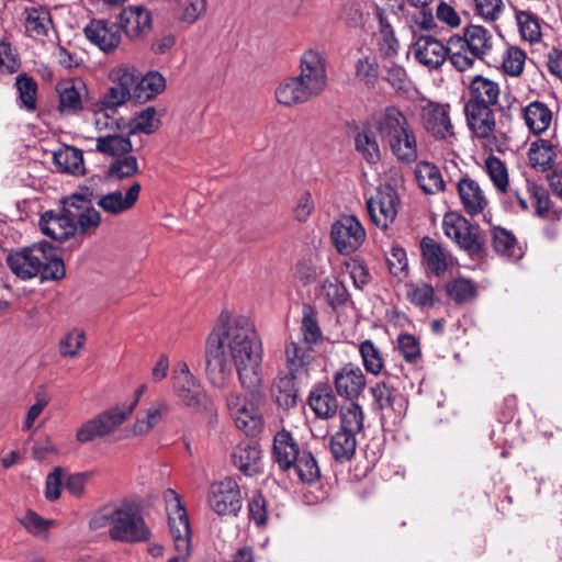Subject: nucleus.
<instances>
[{
  "label": "nucleus",
  "instance_id": "obj_1",
  "mask_svg": "<svg viewBox=\"0 0 562 562\" xmlns=\"http://www.w3.org/2000/svg\"><path fill=\"white\" fill-rule=\"evenodd\" d=\"M228 348L240 384L255 398L261 384L262 346L255 326L248 318H224L210 334L206 342V373L214 385H222L233 368L226 358Z\"/></svg>",
  "mask_w": 562,
  "mask_h": 562
},
{
  "label": "nucleus",
  "instance_id": "obj_2",
  "mask_svg": "<svg viewBox=\"0 0 562 562\" xmlns=\"http://www.w3.org/2000/svg\"><path fill=\"white\" fill-rule=\"evenodd\" d=\"M499 82L483 75H475L470 78L467 92L463 97V112L465 122L472 136L479 139L495 138L497 126L496 112L499 115V123L513 120V106L516 98L505 94L506 104L501 102Z\"/></svg>",
  "mask_w": 562,
  "mask_h": 562
},
{
  "label": "nucleus",
  "instance_id": "obj_3",
  "mask_svg": "<svg viewBox=\"0 0 562 562\" xmlns=\"http://www.w3.org/2000/svg\"><path fill=\"white\" fill-rule=\"evenodd\" d=\"M374 126L381 142L390 148L400 162L412 165L417 161L416 135L407 117L397 106L384 108L375 115Z\"/></svg>",
  "mask_w": 562,
  "mask_h": 562
},
{
  "label": "nucleus",
  "instance_id": "obj_4",
  "mask_svg": "<svg viewBox=\"0 0 562 562\" xmlns=\"http://www.w3.org/2000/svg\"><path fill=\"white\" fill-rule=\"evenodd\" d=\"M7 263L11 271L22 280L37 276L42 280H59L66 273L64 260L53 254L52 246L46 241L9 254Z\"/></svg>",
  "mask_w": 562,
  "mask_h": 562
},
{
  "label": "nucleus",
  "instance_id": "obj_5",
  "mask_svg": "<svg viewBox=\"0 0 562 562\" xmlns=\"http://www.w3.org/2000/svg\"><path fill=\"white\" fill-rule=\"evenodd\" d=\"M493 48V35L482 25L471 24L463 29V35L450 37L451 64L458 71L473 67L475 59L485 60Z\"/></svg>",
  "mask_w": 562,
  "mask_h": 562
},
{
  "label": "nucleus",
  "instance_id": "obj_6",
  "mask_svg": "<svg viewBox=\"0 0 562 562\" xmlns=\"http://www.w3.org/2000/svg\"><path fill=\"white\" fill-rule=\"evenodd\" d=\"M58 105L57 111L61 116H78L82 113L97 115L105 112V94L92 101L88 89L79 79H65L55 87Z\"/></svg>",
  "mask_w": 562,
  "mask_h": 562
},
{
  "label": "nucleus",
  "instance_id": "obj_7",
  "mask_svg": "<svg viewBox=\"0 0 562 562\" xmlns=\"http://www.w3.org/2000/svg\"><path fill=\"white\" fill-rule=\"evenodd\" d=\"M110 537L113 540L136 543L145 542L150 538V530L147 527L139 505L132 502H123L110 516Z\"/></svg>",
  "mask_w": 562,
  "mask_h": 562
},
{
  "label": "nucleus",
  "instance_id": "obj_8",
  "mask_svg": "<svg viewBox=\"0 0 562 562\" xmlns=\"http://www.w3.org/2000/svg\"><path fill=\"white\" fill-rule=\"evenodd\" d=\"M445 234L465 250L472 259L482 260L487 256L486 238L477 224H472L464 216L443 218Z\"/></svg>",
  "mask_w": 562,
  "mask_h": 562
},
{
  "label": "nucleus",
  "instance_id": "obj_9",
  "mask_svg": "<svg viewBox=\"0 0 562 562\" xmlns=\"http://www.w3.org/2000/svg\"><path fill=\"white\" fill-rule=\"evenodd\" d=\"M167 506L175 512L168 514V522L175 549L178 555L170 558L167 562H188V555L191 549V528L189 517L180 495L169 488L166 492Z\"/></svg>",
  "mask_w": 562,
  "mask_h": 562
},
{
  "label": "nucleus",
  "instance_id": "obj_10",
  "mask_svg": "<svg viewBox=\"0 0 562 562\" xmlns=\"http://www.w3.org/2000/svg\"><path fill=\"white\" fill-rule=\"evenodd\" d=\"M207 505L218 516H238L243 497L237 481L226 476L213 482L207 492Z\"/></svg>",
  "mask_w": 562,
  "mask_h": 562
},
{
  "label": "nucleus",
  "instance_id": "obj_11",
  "mask_svg": "<svg viewBox=\"0 0 562 562\" xmlns=\"http://www.w3.org/2000/svg\"><path fill=\"white\" fill-rule=\"evenodd\" d=\"M366 238V229L356 215H341L331 224L330 239L340 255L353 254Z\"/></svg>",
  "mask_w": 562,
  "mask_h": 562
},
{
  "label": "nucleus",
  "instance_id": "obj_12",
  "mask_svg": "<svg viewBox=\"0 0 562 562\" xmlns=\"http://www.w3.org/2000/svg\"><path fill=\"white\" fill-rule=\"evenodd\" d=\"M60 203L64 216L74 224L76 231L80 228L86 232L100 225L101 215L93 207L92 200L85 194L76 192L63 198Z\"/></svg>",
  "mask_w": 562,
  "mask_h": 562
},
{
  "label": "nucleus",
  "instance_id": "obj_13",
  "mask_svg": "<svg viewBox=\"0 0 562 562\" xmlns=\"http://www.w3.org/2000/svg\"><path fill=\"white\" fill-rule=\"evenodd\" d=\"M172 380L176 395L187 407L199 411L205 406L206 394L186 362L178 364Z\"/></svg>",
  "mask_w": 562,
  "mask_h": 562
},
{
  "label": "nucleus",
  "instance_id": "obj_14",
  "mask_svg": "<svg viewBox=\"0 0 562 562\" xmlns=\"http://www.w3.org/2000/svg\"><path fill=\"white\" fill-rule=\"evenodd\" d=\"M419 116L424 130L436 139L442 140L454 135L449 104L429 100L420 108Z\"/></svg>",
  "mask_w": 562,
  "mask_h": 562
},
{
  "label": "nucleus",
  "instance_id": "obj_15",
  "mask_svg": "<svg viewBox=\"0 0 562 562\" xmlns=\"http://www.w3.org/2000/svg\"><path fill=\"white\" fill-rule=\"evenodd\" d=\"M398 194L392 188L379 190L375 196L367 200V209L371 222L385 231L397 216Z\"/></svg>",
  "mask_w": 562,
  "mask_h": 562
},
{
  "label": "nucleus",
  "instance_id": "obj_16",
  "mask_svg": "<svg viewBox=\"0 0 562 562\" xmlns=\"http://www.w3.org/2000/svg\"><path fill=\"white\" fill-rule=\"evenodd\" d=\"M111 86L108 87V111L114 110L133 99V87L137 80V71L134 67L122 65L108 74Z\"/></svg>",
  "mask_w": 562,
  "mask_h": 562
},
{
  "label": "nucleus",
  "instance_id": "obj_17",
  "mask_svg": "<svg viewBox=\"0 0 562 562\" xmlns=\"http://www.w3.org/2000/svg\"><path fill=\"white\" fill-rule=\"evenodd\" d=\"M373 403L381 412L382 424L397 425L405 416V401L402 396H395L392 390L384 383H376L370 389Z\"/></svg>",
  "mask_w": 562,
  "mask_h": 562
},
{
  "label": "nucleus",
  "instance_id": "obj_18",
  "mask_svg": "<svg viewBox=\"0 0 562 562\" xmlns=\"http://www.w3.org/2000/svg\"><path fill=\"white\" fill-rule=\"evenodd\" d=\"M527 156L529 166L538 172L562 167V148L551 139L539 138L532 142Z\"/></svg>",
  "mask_w": 562,
  "mask_h": 562
},
{
  "label": "nucleus",
  "instance_id": "obj_19",
  "mask_svg": "<svg viewBox=\"0 0 562 562\" xmlns=\"http://www.w3.org/2000/svg\"><path fill=\"white\" fill-rule=\"evenodd\" d=\"M413 49L416 59L428 68L440 67L447 58L451 61L450 40L447 45H443L434 36H419L415 41Z\"/></svg>",
  "mask_w": 562,
  "mask_h": 562
},
{
  "label": "nucleus",
  "instance_id": "obj_20",
  "mask_svg": "<svg viewBox=\"0 0 562 562\" xmlns=\"http://www.w3.org/2000/svg\"><path fill=\"white\" fill-rule=\"evenodd\" d=\"M300 70L297 76L319 94L325 90L327 85L326 60L318 50L311 48L303 53Z\"/></svg>",
  "mask_w": 562,
  "mask_h": 562
},
{
  "label": "nucleus",
  "instance_id": "obj_21",
  "mask_svg": "<svg viewBox=\"0 0 562 562\" xmlns=\"http://www.w3.org/2000/svg\"><path fill=\"white\" fill-rule=\"evenodd\" d=\"M366 378L362 370L347 363L334 374V385L339 396L356 401L366 387Z\"/></svg>",
  "mask_w": 562,
  "mask_h": 562
},
{
  "label": "nucleus",
  "instance_id": "obj_22",
  "mask_svg": "<svg viewBox=\"0 0 562 562\" xmlns=\"http://www.w3.org/2000/svg\"><path fill=\"white\" fill-rule=\"evenodd\" d=\"M123 33L131 40L140 38L151 30V13L143 5H132L115 14Z\"/></svg>",
  "mask_w": 562,
  "mask_h": 562
},
{
  "label": "nucleus",
  "instance_id": "obj_23",
  "mask_svg": "<svg viewBox=\"0 0 562 562\" xmlns=\"http://www.w3.org/2000/svg\"><path fill=\"white\" fill-rule=\"evenodd\" d=\"M317 95L319 93L299 76L286 78L276 89L277 101L285 106L305 103Z\"/></svg>",
  "mask_w": 562,
  "mask_h": 562
},
{
  "label": "nucleus",
  "instance_id": "obj_24",
  "mask_svg": "<svg viewBox=\"0 0 562 562\" xmlns=\"http://www.w3.org/2000/svg\"><path fill=\"white\" fill-rule=\"evenodd\" d=\"M457 191L464 212L470 216L481 214L487 206L488 201L477 181L468 175L461 177L457 182Z\"/></svg>",
  "mask_w": 562,
  "mask_h": 562
},
{
  "label": "nucleus",
  "instance_id": "obj_25",
  "mask_svg": "<svg viewBox=\"0 0 562 562\" xmlns=\"http://www.w3.org/2000/svg\"><path fill=\"white\" fill-rule=\"evenodd\" d=\"M156 109L147 106L133 120L113 119L108 113V128L113 125L121 132L128 131V135L135 133L153 134L159 128L160 121L156 117Z\"/></svg>",
  "mask_w": 562,
  "mask_h": 562
},
{
  "label": "nucleus",
  "instance_id": "obj_26",
  "mask_svg": "<svg viewBox=\"0 0 562 562\" xmlns=\"http://www.w3.org/2000/svg\"><path fill=\"white\" fill-rule=\"evenodd\" d=\"M420 251L428 270L436 277L442 276L452 263L451 254L429 236L420 240Z\"/></svg>",
  "mask_w": 562,
  "mask_h": 562
},
{
  "label": "nucleus",
  "instance_id": "obj_27",
  "mask_svg": "<svg viewBox=\"0 0 562 562\" xmlns=\"http://www.w3.org/2000/svg\"><path fill=\"white\" fill-rule=\"evenodd\" d=\"M233 464L246 476H255L262 471L261 449L257 442H243L232 453Z\"/></svg>",
  "mask_w": 562,
  "mask_h": 562
},
{
  "label": "nucleus",
  "instance_id": "obj_28",
  "mask_svg": "<svg viewBox=\"0 0 562 562\" xmlns=\"http://www.w3.org/2000/svg\"><path fill=\"white\" fill-rule=\"evenodd\" d=\"M492 247L502 257L518 261L525 256V249L512 231L499 225H493L490 229Z\"/></svg>",
  "mask_w": 562,
  "mask_h": 562
},
{
  "label": "nucleus",
  "instance_id": "obj_29",
  "mask_svg": "<svg viewBox=\"0 0 562 562\" xmlns=\"http://www.w3.org/2000/svg\"><path fill=\"white\" fill-rule=\"evenodd\" d=\"M308 405L322 419L333 418L339 407L333 389L327 383H318L314 386L308 397Z\"/></svg>",
  "mask_w": 562,
  "mask_h": 562
},
{
  "label": "nucleus",
  "instance_id": "obj_30",
  "mask_svg": "<svg viewBox=\"0 0 562 562\" xmlns=\"http://www.w3.org/2000/svg\"><path fill=\"white\" fill-rule=\"evenodd\" d=\"M302 451L288 430L278 431L273 439V459L282 471L292 469Z\"/></svg>",
  "mask_w": 562,
  "mask_h": 562
},
{
  "label": "nucleus",
  "instance_id": "obj_31",
  "mask_svg": "<svg viewBox=\"0 0 562 562\" xmlns=\"http://www.w3.org/2000/svg\"><path fill=\"white\" fill-rule=\"evenodd\" d=\"M166 89L165 77L156 70L148 71L143 77L137 74V80L133 87V100L136 103H146Z\"/></svg>",
  "mask_w": 562,
  "mask_h": 562
},
{
  "label": "nucleus",
  "instance_id": "obj_32",
  "mask_svg": "<svg viewBox=\"0 0 562 562\" xmlns=\"http://www.w3.org/2000/svg\"><path fill=\"white\" fill-rule=\"evenodd\" d=\"M527 191L533 201L536 216L551 222L562 218V209L553 205L549 191L543 186L527 181Z\"/></svg>",
  "mask_w": 562,
  "mask_h": 562
},
{
  "label": "nucleus",
  "instance_id": "obj_33",
  "mask_svg": "<svg viewBox=\"0 0 562 562\" xmlns=\"http://www.w3.org/2000/svg\"><path fill=\"white\" fill-rule=\"evenodd\" d=\"M40 227L44 235L56 241H65L75 235V226L70 224L63 212L55 214L53 211H46L40 220Z\"/></svg>",
  "mask_w": 562,
  "mask_h": 562
},
{
  "label": "nucleus",
  "instance_id": "obj_34",
  "mask_svg": "<svg viewBox=\"0 0 562 562\" xmlns=\"http://www.w3.org/2000/svg\"><path fill=\"white\" fill-rule=\"evenodd\" d=\"M303 380V378H294L290 373L278 376L271 389L276 403L285 409L294 407L299 395L297 383Z\"/></svg>",
  "mask_w": 562,
  "mask_h": 562
},
{
  "label": "nucleus",
  "instance_id": "obj_35",
  "mask_svg": "<svg viewBox=\"0 0 562 562\" xmlns=\"http://www.w3.org/2000/svg\"><path fill=\"white\" fill-rule=\"evenodd\" d=\"M285 359L288 373L294 378H308L310 366L313 361L311 350H306L299 346L297 342L291 341L285 346Z\"/></svg>",
  "mask_w": 562,
  "mask_h": 562
},
{
  "label": "nucleus",
  "instance_id": "obj_36",
  "mask_svg": "<svg viewBox=\"0 0 562 562\" xmlns=\"http://www.w3.org/2000/svg\"><path fill=\"white\" fill-rule=\"evenodd\" d=\"M521 112L526 125L535 135H540L549 128L552 121V112L546 103L532 101Z\"/></svg>",
  "mask_w": 562,
  "mask_h": 562
},
{
  "label": "nucleus",
  "instance_id": "obj_37",
  "mask_svg": "<svg viewBox=\"0 0 562 562\" xmlns=\"http://www.w3.org/2000/svg\"><path fill=\"white\" fill-rule=\"evenodd\" d=\"M56 169L64 173L72 176L83 175V154L82 150L74 146H65L54 153L53 157Z\"/></svg>",
  "mask_w": 562,
  "mask_h": 562
},
{
  "label": "nucleus",
  "instance_id": "obj_38",
  "mask_svg": "<svg viewBox=\"0 0 562 562\" xmlns=\"http://www.w3.org/2000/svg\"><path fill=\"white\" fill-rule=\"evenodd\" d=\"M415 177L426 194H435L445 190V181L439 168L431 162L420 161L415 169Z\"/></svg>",
  "mask_w": 562,
  "mask_h": 562
},
{
  "label": "nucleus",
  "instance_id": "obj_39",
  "mask_svg": "<svg viewBox=\"0 0 562 562\" xmlns=\"http://www.w3.org/2000/svg\"><path fill=\"white\" fill-rule=\"evenodd\" d=\"M357 448V435L338 429L329 440L330 453L336 462L345 463L350 461Z\"/></svg>",
  "mask_w": 562,
  "mask_h": 562
},
{
  "label": "nucleus",
  "instance_id": "obj_40",
  "mask_svg": "<svg viewBox=\"0 0 562 562\" xmlns=\"http://www.w3.org/2000/svg\"><path fill=\"white\" fill-rule=\"evenodd\" d=\"M445 288L448 299L458 305L474 302L479 293L477 284L463 277L450 280Z\"/></svg>",
  "mask_w": 562,
  "mask_h": 562
},
{
  "label": "nucleus",
  "instance_id": "obj_41",
  "mask_svg": "<svg viewBox=\"0 0 562 562\" xmlns=\"http://www.w3.org/2000/svg\"><path fill=\"white\" fill-rule=\"evenodd\" d=\"M142 186L139 182H133L125 195L121 190L108 192V213L119 215L131 210L137 202Z\"/></svg>",
  "mask_w": 562,
  "mask_h": 562
},
{
  "label": "nucleus",
  "instance_id": "obj_42",
  "mask_svg": "<svg viewBox=\"0 0 562 562\" xmlns=\"http://www.w3.org/2000/svg\"><path fill=\"white\" fill-rule=\"evenodd\" d=\"M15 87L18 90L19 108L30 112L35 111L37 104V83L35 79L22 72L15 78Z\"/></svg>",
  "mask_w": 562,
  "mask_h": 562
},
{
  "label": "nucleus",
  "instance_id": "obj_43",
  "mask_svg": "<svg viewBox=\"0 0 562 562\" xmlns=\"http://www.w3.org/2000/svg\"><path fill=\"white\" fill-rule=\"evenodd\" d=\"M339 429L352 432L360 434L364 427V413L362 407L356 402L350 401L348 404H345L339 409Z\"/></svg>",
  "mask_w": 562,
  "mask_h": 562
},
{
  "label": "nucleus",
  "instance_id": "obj_44",
  "mask_svg": "<svg viewBox=\"0 0 562 562\" xmlns=\"http://www.w3.org/2000/svg\"><path fill=\"white\" fill-rule=\"evenodd\" d=\"M233 419L236 427L247 436L258 435L263 426L262 416L254 402L233 416Z\"/></svg>",
  "mask_w": 562,
  "mask_h": 562
},
{
  "label": "nucleus",
  "instance_id": "obj_45",
  "mask_svg": "<svg viewBox=\"0 0 562 562\" xmlns=\"http://www.w3.org/2000/svg\"><path fill=\"white\" fill-rule=\"evenodd\" d=\"M292 468L304 483L312 484L321 477V469L311 451L302 450Z\"/></svg>",
  "mask_w": 562,
  "mask_h": 562
},
{
  "label": "nucleus",
  "instance_id": "obj_46",
  "mask_svg": "<svg viewBox=\"0 0 562 562\" xmlns=\"http://www.w3.org/2000/svg\"><path fill=\"white\" fill-rule=\"evenodd\" d=\"M139 172L137 158L133 155L114 158L108 167V181H120Z\"/></svg>",
  "mask_w": 562,
  "mask_h": 562
},
{
  "label": "nucleus",
  "instance_id": "obj_47",
  "mask_svg": "<svg viewBox=\"0 0 562 562\" xmlns=\"http://www.w3.org/2000/svg\"><path fill=\"white\" fill-rule=\"evenodd\" d=\"M355 145L357 151L360 153L368 162L375 164L380 160V147L375 135L370 130L363 128L358 132L355 137Z\"/></svg>",
  "mask_w": 562,
  "mask_h": 562
},
{
  "label": "nucleus",
  "instance_id": "obj_48",
  "mask_svg": "<svg viewBox=\"0 0 562 562\" xmlns=\"http://www.w3.org/2000/svg\"><path fill=\"white\" fill-rule=\"evenodd\" d=\"M25 29L31 36H47L52 16L48 11L36 8H25Z\"/></svg>",
  "mask_w": 562,
  "mask_h": 562
},
{
  "label": "nucleus",
  "instance_id": "obj_49",
  "mask_svg": "<svg viewBox=\"0 0 562 562\" xmlns=\"http://www.w3.org/2000/svg\"><path fill=\"white\" fill-rule=\"evenodd\" d=\"M167 409V405L164 403H158L150 406L146 413L140 416L138 415L133 428V436H140L148 434L151 429H154L162 419V413Z\"/></svg>",
  "mask_w": 562,
  "mask_h": 562
},
{
  "label": "nucleus",
  "instance_id": "obj_50",
  "mask_svg": "<svg viewBox=\"0 0 562 562\" xmlns=\"http://www.w3.org/2000/svg\"><path fill=\"white\" fill-rule=\"evenodd\" d=\"M485 171L499 192H507L508 172L506 165L498 157L491 155L486 158Z\"/></svg>",
  "mask_w": 562,
  "mask_h": 562
},
{
  "label": "nucleus",
  "instance_id": "obj_51",
  "mask_svg": "<svg viewBox=\"0 0 562 562\" xmlns=\"http://www.w3.org/2000/svg\"><path fill=\"white\" fill-rule=\"evenodd\" d=\"M105 435V413H100L94 418L86 422L76 432V439L80 443L93 441Z\"/></svg>",
  "mask_w": 562,
  "mask_h": 562
},
{
  "label": "nucleus",
  "instance_id": "obj_52",
  "mask_svg": "<svg viewBox=\"0 0 562 562\" xmlns=\"http://www.w3.org/2000/svg\"><path fill=\"white\" fill-rule=\"evenodd\" d=\"M519 32L522 38L530 43L538 42L541 37L538 18L528 11H519L516 14Z\"/></svg>",
  "mask_w": 562,
  "mask_h": 562
},
{
  "label": "nucleus",
  "instance_id": "obj_53",
  "mask_svg": "<svg viewBox=\"0 0 562 562\" xmlns=\"http://www.w3.org/2000/svg\"><path fill=\"white\" fill-rule=\"evenodd\" d=\"M206 0H183L177 12L178 21L193 24L206 12Z\"/></svg>",
  "mask_w": 562,
  "mask_h": 562
},
{
  "label": "nucleus",
  "instance_id": "obj_54",
  "mask_svg": "<svg viewBox=\"0 0 562 562\" xmlns=\"http://www.w3.org/2000/svg\"><path fill=\"white\" fill-rule=\"evenodd\" d=\"M356 77L366 86L373 88L379 80V64L375 58L363 57L355 66Z\"/></svg>",
  "mask_w": 562,
  "mask_h": 562
},
{
  "label": "nucleus",
  "instance_id": "obj_55",
  "mask_svg": "<svg viewBox=\"0 0 562 562\" xmlns=\"http://www.w3.org/2000/svg\"><path fill=\"white\" fill-rule=\"evenodd\" d=\"M407 297L413 304L419 306L422 311H426L435 304L434 288L427 283L411 284Z\"/></svg>",
  "mask_w": 562,
  "mask_h": 562
},
{
  "label": "nucleus",
  "instance_id": "obj_56",
  "mask_svg": "<svg viewBox=\"0 0 562 562\" xmlns=\"http://www.w3.org/2000/svg\"><path fill=\"white\" fill-rule=\"evenodd\" d=\"M24 528L35 537L46 539L48 537V528L53 520L44 519L36 512L29 509L20 519Z\"/></svg>",
  "mask_w": 562,
  "mask_h": 562
},
{
  "label": "nucleus",
  "instance_id": "obj_57",
  "mask_svg": "<svg viewBox=\"0 0 562 562\" xmlns=\"http://www.w3.org/2000/svg\"><path fill=\"white\" fill-rule=\"evenodd\" d=\"M359 351L366 370L372 374L380 373L383 368V360L373 342L371 340L362 341Z\"/></svg>",
  "mask_w": 562,
  "mask_h": 562
},
{
  "label": "nucleus",
  "instance_id": "obj_58",
  "mask_svg": "<svg viewBox=\"0 0 562 562\" xmlns=\"http://www.w3.org/2000/svg\"><path fill=\"white\" fill-rule=\"evenodd\" d=\"M21 67L19 55L13 52L11 43L2 38L0 40V72L12 75Z\"/></svg>",
  "mask_w": 562,
  "mask_h": 562
},
{
  "label": "nucleus",
  "instance_id": "obj_59",
  "mask_svg": "<svg viewBox=\"0 0 562 562\" xmlns=\"http://www.w3.org/2000/svg\"><path fill=\"white\" fill-rule=\"evenodd\" d=\"M322 291L327 300V303L334 308L346 304L349 297V293L346 286L337 280H325L322 286Z\"/></svg>",
  "mask_w": 562,
  "mask_h": 562
},
{
  "label": "nucleus",
  "instance_id": "obj_60",
  "mask_svg": "<svg viewBox=\"0 0 562 562\" xmlns=\"http://www.w3.org/2000/svg\"><path fill=\"white\" fill-rule=\"evenodd\" d=\"M145 389V385H140L136 391V397L130 404L108 409V435L110 434V426L121 425L132 414Z\"/></svg>",
  "mask_w": 562,
  "mask_h": 562
},
{
  "label": "nucleus",
  "instance_id": "obj_61",
  "mask_svg": "<svg viewBox=\"0 0 562 562\" xmlns=\"http://www.w3.org/2000/svg\"><path fill=\"white\" fill-rule=\"evenodd\" d=\"M526 53L518 47L507 48L503 57V69L509 76H519L524 70Z\"/></svg>",
  "mask_w": 562,
  "mask_h": 562
},
{
  "label": "nucleus",
  "instance_id": "obj_62",
  "mask_svg": "<svg viewBox=\"0 0 562 562\" xmlns=\"http://www.w3.org/2000/svg\"><path fill=\"white\" fill-rule=\"evenodd\" d=\"M249 519L257 527H263L268 520L267 501L260 492H255L248 502Z\"/></svg>",
  "mask_w": 562,
  "mask_h": 562
},
{
  "label": "nucleus",
  "instance_id": "obj_63",
  "mask_svg": "<svg viewBox=\"0 0 562 562\" xmlns=\"http://www.w3.org/2000/svg\"><path fill=\"white\" fill-rule=\"evenodd\" d=\"M83 33L91 44L105 52V20L91 19L83 27Z\"/></svg>",
  "mask_w": 562,
  "mask_h": 562
},
{
  "label": "nucleus",
  "instance_id": "obj_64",
  "mask_svg": "<svg viewBox=\"0 0 562 562\" xmlns=\"http://www.w3.org/2000/svg\"><path fill=\"white\" fill-rule=\"evenodd\" d=\"M85 333L79 329L69 331L59 342V352L64 357H75L85 344Z\"/></svg>",
  "mask_w": 562,
  "mask_h": 562
}]
</instances>
